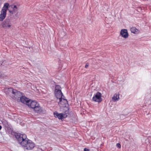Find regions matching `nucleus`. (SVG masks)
<instances>
[{
    "label": "nucleus",
    "instance_id": "nucleus-3",
    "mask_svg": "<svg viewBox=\"0 0 151 151\" xmlns=\"http://www.w3.org/2000/svg\"><path fill=\"white\" fill-rule=\"evenodd\" d=\"M9 6V4L8 3L4 4L0 14V21H2L5 18L6 14V11L8 9Z\"/></svg>",
    "mask_w": 151,
    "mask_h": 151
},
{
    "label": "nucleus",
    "instance_id": "nucleus-9",
    "mask_svg": "<svg viewBox=\"0 0 151 151\" xmlns=\"http://www.w3.org/2000/svg\"><path fill=\"white\" fill-rule=\"evenodd\" d=\"M8 9L9 12L12 14L16 12L18 10V8L15 5H9Z\"/></svg>",
    "mask_w": 151,
    "mask_h": 151
},
{
    "label": "nucleus",
    "instance_id": "nucleus-11",
    "mask_svg": "<svg viewBox=\"0 0 151 151\" xmlns=\"http://www.w3.org/2000/svg\"><path fill=\"white\" fill-rule=\"evenodd\" d=\"M55 95L57 99H59L58 104L61 102L62 100V96H63L61 90H58L55 91Z\"/></svg>",
    "mask_w": 151,
    "mask_h": 151
},
{
    "label": "nucleus",
    "instance_id": "nucleus-10",
    "mask_svg": "<svg viewBox=\"0 0 151 151\" xmlns=\"http://www.w3.org/2000/svg\"><path fill=\"white\" fill-rule=\"evenodd\" d=\"M39 103L35 101H32L30 100L29 104H27L29 107L32 109L33 110L35 109V108L38 105Z\"/></svg>",
    "mask_w": 151,
    "mask_h": 151
},
{
    "label": "nucleus",
    "instance_id": "nucleus-17",
    "mask_svg": "<svg viewBox=\"0 0 151 151\" xmlns=\"http://www.w3.org/2000/svg\"><path fill=\"white\" fill-rule=\"evenodd\" d=\"M60 87L59 85H56L55 87V91H57L58 90H61L60 89Z\"/></svg>",
    "mask_w": 151,
    "mask_h": 151
},
{
    "label": "nucleus",
    "instance_id": "nucleus-4",
    "mask_svg": "<svg viewBox=\"0 0 151 151\" xmlns=\"http://www.w3.org/2000/svg\"><path fill=\"white\" fill-rule=\"evenodd\" d=\"M19 144L24 149L27 150H31L35 146L33 142H19Z\"/></svg>",
    "mask_w": 151,
    "mask_h": 151
},
{
    "label": "nucleus",
    "instance_id": "nucleus-23",
    "mask_svg": "<svg viewBox=\"0 0 151 151\" xmlns=\"http://www.w3.org/2000/svg\"><path fill=\"white\" fill-rule=\"evenodd\" d=\"M1 128L2 127L1 125H0V130L1 129Z\"/></svg>",
    "mask_w": 151,
    "mask_h": 151
},
{
    "label": "nucleus",
    "instance_id": "nucleus-8",
    "mask_svg": "<svg viewBox=\"0 0 151 151\" xmlns=\"http://www.w3.org/2000/svg\"><path fill=\"white\" fill-rule=\"evenodd\" d=\"M54 114L55 117L57 118L62 121L63 120L64 118H66L67 116V115L65 114H63V113H58L56 111L54 112Z\"/></svg>",
    "mask_w": 151,
    "mask_h": 151
},
{
    "label": "nucleus",
    "instance_id": "nucleus-24",
    "mask_svg": "<svg viewBox=\"0 0 151 151\" xmlns=\"http://www.w3.org/2000/svg\"><path fill=\"white\" fill-rule=\"evenodd\" d=\"M3 62H4V61H3V62H2V63L1 64V65H4H4H3V64H2V63H3Z\"/></svg>",
    "mask_w": 151,
    "mask_h": 151
},
{
    "label": "nucleus",
    "instance_id": "nucleus-21",
    "mask_svg": "<svg viewBox=\"0 0 151 151\" xmlns=\"http://www.w3.org/2000/svg\"><path fill=\"white\" fill-rule=\"evenodd\" d=\"M84 151H89V150L86 148H85L84 149Z\"/></svg>",
    "mask_w": 151,
    "mask_h": 151
},
{
    "label": "nucleus",
    "instance_id": "nucleus-1",
    "mask_svg": "<svg viewBox=\"0 0 151 151\" xmlns=\"http://www.w3.org/2000/svg\"><path fill=\"white\" fill-rule=\"evenodd\" d=\"M6 93L9 95L14 100L19 101V98L22 96V93L17 91L16 89L12 88H9L6 91Z\"/></svg>",
    "mask_w": 151,
    "mask_h": 151
},
{
    "label": "nucleus",
    "instance_id": "nucleus-16",
    "mask_svg": "<svg viewBox=\"0 0 151 151\" xmlns=\"http://www.w3.org/2000/svg\"><path fill=\"white\" fill-rule=\"evenodd\" d=\"M3 125L6 127H8L9 126L8 122L5 120H3L2 121Z\"/></svg>",
    "mask_w": 151,
    "mask_h": 151
},
{
    "label": "nucleus",
    "instance_id": "nucleus-2",
    "mask_svg": "<svg viewBox=\"0 0 151 151\" xmlns=\"http://www.w3.org/2000/svg\"><path fill=\"white\" fill-rule=\"evenodd\" d=\"M17 140L19 142H29L30 140L27 138V136L25 134H22L19 133L13 132L12 133Z\"/></svg>",
    "mask_w": 151,
    "mask_h": 151
},
{
    "label": "nucleus",
    "instance_id": "nucleus-7",
    "mask_svg": "<svg viewBox=\"0 0 151 151\" xmlns=\"http://www.w3.org/2000/svg\"><path fill=\"white\" fill-rule=\"evenodd\" d=\"M2 26L3 28L5 29H8L11 26V23L10 19L7 18L2 22Z\"/></svg>",
    "mask_w": 151,
    "mask_h": 151
},
{
    "label": "nucleus",
    "instance_id": "nucleus-5",
    "mask_svg": "<svg viewBox=\"0 0 151 151\" xmlns=\"http://www.w3.org/2000/svg\"><path fill=\"white\" fill-rule=\"evenodd\" d=\"M33 111H34L35 113L40 114H45L46 113V110L44 109L41 107L39 104L35 108Z\"/></svg>",
    "mask_w": 151,
    "mask_h": 151
},
{
    "label": "nucleus",
    "instance_id": "nucleus-13",
    "mask_svg": "<svg viewBox=\"0 0 151 151\" xmlns=\"http://www.w3.org/2000/svg\"><path fill=\"white\" fill-rule=\"evenodd\" d=\"M120 34L122 37L125 38H127L128 37L127 31L126 29H122L120 31Z\"/></svg>",
    "mask_w": 151,
    "mask_h": 151
},
{
    "label": "nucleus",
    "instance_id": "nucleus-19",
    "mask_svg": "<svg viewBox=\"0 0 151 151\" xmlns=\"http://www.w3.org/2000/svg\"><path fill=\"white\" fill-rule=\"evenodd\" d=\"M89 65V64L88 63H86V65H85V68H87Z\"/></svg>",
    "mask_w": 151,
    "mask_h": 151
},
{
    "label": "nucleus",
    "instance_id": "nucleus-15",
    "mask_svg": "<svg viewBox=\"0 0 151 151\" xmlns=\"http://www.w3.org/2000/svg\"><path fill=\"white\" fill-rule=\"evenodd\" d=\"M112 99L114 101H116L119 100V94L115 93L114 94L113 97L112 98Z\"/></svg>",
    "mask_w": 151,
    "mask_h": 151
},
{
    "label": "nucleus",
    "instance_id": "nucleus-22",
    "mask_svg": "<svg viewBox=\"0 0 151 151\" xmlns=\"http://www.w3.org/2000/svg\"><path fill=\"white\" fill-rule=\"evenodd\" d=\"M68 111H65V113H63V114H65L66 115H67V114H68Z\"/></svg>",
    "mask_w": 151,
    "mask_h": 151
},
{
    "label": "nucleus",
    "instance_id": "nucleus-14",
    "mask_svg": "<svg viewBox=\"0 0 151 151\" xmlns=\"http://www.w3.org/2000/svg\"><path fill=\"white\" fill-rule=\"evenodd\" d=\"M130 31L132 33L135 34H138L139 33V30L134 27H132L131 28Z\"/></svg>",
    "mask_w": 151,
    "mask_h": 151
},
{
    "label": "nucleus",
    "instance_id": "nucleus-25",
    "mask_svg": "<svg viewBox=\"0 0 151 151\" xmlns=\"http://www.w3.org/2000/svg\"><path fill=\"white\" fill-rule=\"evenodd\" d=\"M149 140V138H147L146 140V141H147Z\"/></svg>",
    "mask_w": 151,
    "mask_h": 151
},
{
    "label": "nucleus",
    "instance_id": "nucleus-18",
    "mask_svg": "<svg viewBox=\"0 0 151 151\" xmlns=\"http://www.w3.org/2000/svg\"><path fill=\"white\" fill-rule=\"evenodd\" d=\"M116 147H118V148H120L121 147V145L119 143H117L116 144Z\"/></svg>",
    "mask_w": 151,
    "mask_h": 151
},
{
    "label": "nucleus",
    "instance_id": "nucleus-6",
    "mask_svg": "<svg viewBox=\"0 0 151 151\" xmlns=\"http://www.w3.org/2000/svg\"><path fill=\"white\" fill-rule=\"evenodd\" d=\"M93 101L97 102H100L102 101L101 98V94L99 92H98L92 98Z\"/></svg>",
    "mask_w": 151,
    "mask_h": 151
},
{
    "label": "nucleus",
    "instance_id": "nucleus-12",
    "mask_svg": "<svg viewBox=\"0 0 151 151\" xmlns=\"http://www.w3.org/2000/svg\"><path fill=\"white\" fill-rule=\"evenodd\" d=\"M30 100L28 98L22 96L19 98V101L24 104H26L27 105L29 104Z\"/></svg>",
    "mask_w": 151,
    "mask_h": 151
},
{
    "label": "nucleus",
    "instance_id": "nucleus-20",
    "mask_svg": "<svg viewBox=\"0 0 151 151\" xmlns=\"http://www.w3.org/2000/svg\"><path fill=\"white\" fill-rule=\"evenodd\" d=\"M63 100L64 101V103L65 104H66L68 103V101L66 99H63Z\"/></svg>",
    "mask_w": 151,
    "mask_h": 151
}]
</instances>
